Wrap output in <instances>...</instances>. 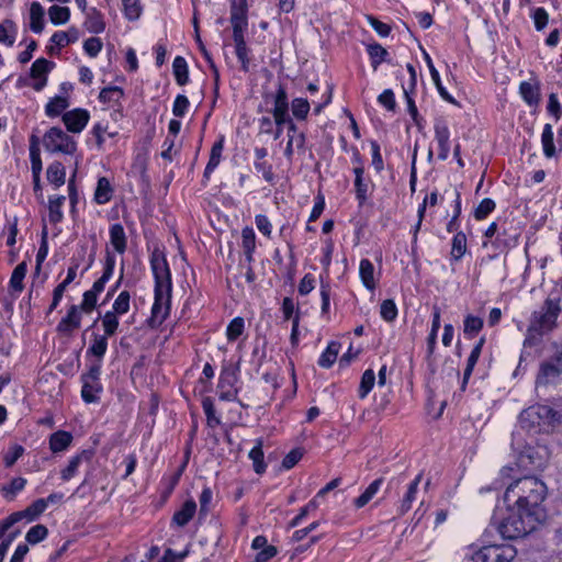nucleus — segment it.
<instances>
[{
    "label": "nucleus",
    "mask_w": 562,
    "mask_h": 562,
    "mask_svg": "<svg viewBox=\"0 0 562 562\" xmlns=\"http://www.w3.org/2000/svg\"><path fill=\"white\" fill-rule=\"evenodd\" d=\"M547 485L536 476H524L509 483L503 503L512 514L498 525L505 539L521 538L535 529V510L546 499Z\"/></svg>",
    "instance_id": "1"
},
{
    "label": "nucleus",
    "mask_w": 562,
    "mask_h": 562,
    "mask_svg": "<svg viewBox=\"0 0 562 562\" xmlns=\"http://www.w3.org/2000/svg\"><path fill=\"white\" fill-rule=\"evenodd\" d=\"M559 313V303L550 299L546 300L544 304L531 316L525 347L537 345L539 337L554 327Z\"/></svg>",
    "instance_id": "2"
},
{
    "label": "nucleus",
    "mask_w": 562,
    "mask_h": 562,
    "mask_svg": "<svg viewBox=\"0 0 562 562\" xmlns=\"http://www.w3.org/2000/svg\"><path fill=\"white\" fill-rule=\"evenodd\" d=\"M43 145L47 151L65 155H72L77 149L74 138L60 127L49 128L43 137Z\"/></svg>",
    "instance_id": "3"
},
{
    "label": "nucleus",
    "mask_w": 562,
    "mask_h": 562,
    "mask_svg": "<svg viewBox=\"0 0 562 562\" xmlns=\"http://www.w3.org/2000/svg\"><path fill=\"white\" fill-rule=\"evenodd\" d=\"M553 348L551 359L540 367L536 381L538 386L555 383L562 374V344H553Z\"/></svg>",
    "instance_id": "4"
},
{
    "label": "nucleus",
    "mask_w": 562,
    "mask_h": 562,
    "mask_svg": "<svg viewBox=\"0 0 562 562\" xmlns=\"http://www.w3.org/2000/svg\"><path fill=\"white\" fill-rule=\"evenodd\" d=\"M266 103H271L270 113L273 116L277 126L284 125L289 119V99L285 88L278 85L274 93H265Z\"/></svg>",
    "instance_id": "5"
},
{
    "label": "nucleus",
    "mask_w": 562,
    "mask_h": 562,
    "mask_svg": "<svg viewBox=\"0 0 562 562\" xmlns=\"http://www.w3.org/2000/svg\"><path fill=\"white\" fill-rule=\"evenodd\" d=\"M554 415L553 409L547 405H532L520 413L519 424L522 428L530 430L542 424H549Z\"/></svg>",
    "instance_id": "6"
},
{
    "label": "nucleus",
    "mask_w": 562,
    "mask_h": 562,
    "mask_svg": "<svg viewBox=\"0 0 562 562\" xmlns=\"http://www.w3.org/2000/svg\"><path fill=\"white\" fill-rule=\"evenodd\" d=\"M150 267L155 278V290H171V273L164 254L154 251Z\"/></svg>",
    "instance_id": "7"
},
{
    "label": "nucleus",
    "mask_w": 562,
    "mask_h": 562,
    "mask_svg": "<svg viewBox=\"0 0 562 562\" xmlns=\"http://www.w3.org/2000/svg\"><path fill=\"white\" fill-rule=\"evenodd\" d=\"M171 290H155V301L151 307L153 323L161 324L169 314Z\"/></svg>",
    "instance_id": "8"
},
{
    "label": "nucleus",
    "mask_w": 562,
    "mask_h": 562,
    "mask_svg": "<svg viewBox=\"0 0 562 562\" xmlns=\"http://www.w3.org/2000/svg\"><path fill=\"white\" fill-rule=\"evenodd\" d=\"M90 120V114L85 109H74L63 114V122L70 133H80L85 130Z\"/></svg>",
    "instance_id": "9"
},
{
    "label": "nucleus",
    "mask_w": 562,
    "mask_h": 562,
    "mask_svg": "<svg viewBox=\"0 0 562 562\" xmlns=\"http://www.w3.org/2000/svg\"><path fill=\"white\" fill-rule=\"evenodd\" d=\"M435 139L438 144V158L446 160L450 153V131L448 124L442 119H437L434 125Z\"/></svg>",
    "instance_id": "10"
},
{
    "label": "nucleus",
    "mask_w": 562,
    "mask_h": 562,
    "mask_svg": "<svg viewBox=\"0 0 562 562\" xmlns=\"http://www.w3.org/2000/svg\"><path fill=\"white\" fill-rule=\"evenodd\" d=\"M285 124H288V143L284 149V156L291 161L293 157L292 145L295 144L297 151H304L306 137L303 132H299L296 124L290 116Z\"/></svg>",
    "instance_id": "11"
},
{
    "label": "nucleus",
    "mask_w": 562,
    "mask_h": 562,
    "mask_svg": "<svg viewBox=\"0 0 562 562\" xmlns=\"http://www.w3.org/2000/svg\"><path fill=\"white\" fill-rule=\"evenodd\" d=\"M82 314L78 305H71L65 317L57 325V331L65 336H70L81 325Z\"/></svg>",
    "instance_id": "12"
},
{
    "label": "nucleus",
    "mask_w": 562,
    "mask_h": 562,
    "mask_svg": "<svg viewBox=\"0 0 562 562\" xmlns=\"http://www.w3.org/2000/svg\"><path fill=\"white\" fill-rule=\"evenodd\" d=\"M81 397L83 402L88 404L99 402L100 393L103 390L101 382L98 380H90L83 376H81Z\"/></svg>",
    "instance_id": "13"
},
{
    "label": "nucleus",
    "mask_w": 562,
    "mask_h": 562,
    "mask_svg": "<svg viewBox=\"0 0 562 562\" xmlns=\"http://www.w3.org/2000/svg\"><path fill=\"white\" fill-rule=\"evenodd\" d=\"M114 267L115 257L108 251L105 255L103 273L97 281H94L90 291H92L95 294H100L104 290L105 283L112 278Z\"/></svg>",
    "instance_id": "14"
},
{
    "label": "nucleus",
    "mask_w": 562,
    "mask_h": 562,
    "mask_svg": "<svg viewBox=\"0 0 562 562\" xmlns=\"http://www.w3.org/2000/svg\"><path fill=\"white\" fill-rule=\"evenodd\" d=\"M196 504L193 499H188L182 507L172 516V522L178 527H184L194 516Z\"/></svg>",
    "instance_id": "15"
},
{
    "label": "nucleus",
    "mask_w": 562,
    "mask_h": 562,
    "mask_svg": "<svg viewBox=\"0 0 562 562\" xmlns=\"http://www.w3.org/2000/svg\"><path fill=\"white\" fill-rule=\"evenodd\" d=\"M85 26L93 34H100L105 30L103 16L95 8H90L87 11Z\"/></svg>",
    "instance_id": "16"
},
{
    "label": "nucleus",
    "mask_w": 562,
    "mask_h": 562,
    "mask_svg": "<svg viewBox=\"0 0 562 562\" xmlns=\"http://www.w3.org/2000/svg\"><path fill=\"white\" fill-rule=\"evenodd\" d=\"M224 148V136H221L218 140H216L211 149L210 159L205 167L203 177L209 179L211 173L215 170V168L221 162L222 151Z\"/></svg>",
    "instance_id": "17"
},
{
    "label": "nucleus",
    "mask_w": 562,
    "mask_h": 562,
    "mask_svg": "<svg viewBox=\"0 0 562 562\" xmlns=\"http://www.w3.org/2000/svg\"><path fill=\"white\" fill-rule=\"evenodd\" d=\"M359 276L366 289L372 291L376 286L374 279V266L369 259H361L359 265Z\"/></svg>",
    "instance_id": "18"
},
{
    "label": "nucleus",
    "mask_w": 562,
    "mask_h": 562,
    "mask_svg": "<svg viewBox=\"0 0 562 562\" xmlns=\"http://www.w3.org/2000/svg\"><path fill=\"white\" fill-rule=\"evenodd\" d=\"M72 436L65 430H58L49 437V448L54 453L65 451L71 443Z\"/></svg>",
    "instance_id": "19"
},
{
    "label": "nucleus",
    "mask_w": 562,
    "mask_h": 562,
    "mask_svg": "<svg viewBox=\"0 0 562 562\" xmlns=\"http://www.w3.org/2000/svg\"><path fill=\"white\" fill-rule=\"evenodd\" d=\"M340 347V342L330 341L326 349L322 352L317 361L318 366L324 369H329L336 362Z\"/></svg>",
    "instance_id": "20"
},
{
    "label": "nucleus",
    "mask_w": 562,
    "mask_h": 562,
    "mask_svg": "<svg viewBox=\"0 0 562 562\" xmlns=\"http://www.w3.org/2000/svg\"><path fill=\"white\" fill-rule=\"evenodd\" d=\"M241 246L244 249V254L246 257V260L248 262H251L254 260V252L256 249V235L252 227L246 226L241 231Z\"/></svg>",
    "instance_id": "21"
},
{
    "label": "nucleus",
    "mask_w": 562,
    "mask_h": 562,
    "mask_svg": "<svg viewBox=\"0 0 562 562\" xmlns=\"http://www.w3.org/2000/svg\"><path fill=\"white\" fill-rule=\"evenodd\" d=\"M353 172L356 198L359 201V204L362 205L368 199L369 184L363 179L364 169L362 167H356Z\"/></svg>",
    "instance_id": "22"
},
{
    "label": "nucleus",
    "mask_w": 562,
    "mask_h": 562,
    "mask_svg": "<svg viewBox=\"0 0 562 562\" xmlns=\"http://www.w3.org/2000/svg\"><path fill=\"white\" fill-rule=\"evenodd\" d=\"M422 476H423V474L419 473L408 485V490L401 502V506H400L401 515H404L412 508V504L416 499V493L418 490V485L422 481Z\"/></svg>",
    "instance_id": "23"
},
{
    "label": "nucleus",
    "mask_w": 562,
    "mask_h": 562,
    "mask_svg": "<svg viewBox=\"0 0 562 562\" xmlns=\"http://www.w3.org/2000/svg\"><path fill=\"white\" fill-rule=\"evenodd\" d=\"M69 106L66 95H56L52 98L45 105V114L48 117L59 116Z\"/></svg>",
    "instance_id": "24"
},
{
    "label": "nucleus",
    "mask_w": 562,
    "mask_h": 562,
    "mask_svg": "<svg viewBox=\"0 0 562 562\" xmlns=\"http://www.w3.org/2000/svg\"><path fill=\"white\" fill-rule=\"evenodd\" d=\"M231 23L233 32H245L247 30L248 21L246 9L240 5L233 4L231 12Z\"/></svg>",
    "instance_id": "25"
},
{
    "label": "nucleus",
    "mask_w": 562,
    "mask_h": 562,
    "mask_svg": "<svg viewBox=\"0 0 562 562\" xmlns=\"http://www.w3.org/2000/svg\"><path fill=\"white\" fill-rule=\"evenodd\" d=\"M30 29L41 33L44 29V8L40 2H33L30 8Z\"/></svg>",
    "instance_id": "26"
},
{
    "label": "nucleus",
    "mask_w": 562,
    "mask_h": 562,
    "mask_svg": "<svg viewBox=\"0 0 562 562\" xmlns=\"http://www.w3.org/2000/svg\"><path fill=\"white\" fill-rule=\"evenodd\" d=\"M110 241L119 254H123L126 249V235L121 224H113L110 227Z\"/></svg>",
    "instance_id": "27"
},
{
    "label": "nucleus",
    "mask_w": 562,
    "mask_h": 562,
    "mask_svg": "<svg viewBox=\"0 0 562 562\" xmlns=\"http://www.w3.org/2000/svg\"><path fill=\"white\" fill-rule=\"evenodd\" d=\"M383 484V479L379 477L374 480L370 485L366 488V491L353 501V505L356 508L364 507L378 493L380 487Z\"/></svg>",
    "instance_id": "28"
},
{
    "label": "nucleus",
    "mask_w": 562,
    "mask_h": 562,
    "mask_svg": "<svg viewBox=\"0 0 562 562\" xmlns=\"http://www.w3.org/2000/svg\"><path fill=\"white\" fill-rule=\"evenodd\" d=\"M522 99L533 105L539 102V85L536 81H524L519 87Z\"/></svg>",
    "instance_id": "29"
},
{
    "label": "nucleus",
    "mask_w": 562,
    "mask_h": 562,
    "mask_svg": "<svg viewBox=\"0 0 562 562\" xmlns=\"http://www.w3.org/2000/svg\"><path fill=\"white\" fill-rule=\"evenodd\" d=\"M47 508V501H44V498H38L35 502H33L26 509L21 512H15L14 514H21L20 520L23 518H26L27 521L35 520L41 514L45 512Z\"/></svg>",
    "instance_id": "30"
},
{
    "label": "nucleus",
    "mask_w": 562,
    "mask_h": 562,
    "mask_svg": "<svg viewBox=\"0 0 562 562\" xmlns=\"http://www.w3.org/2000/svg\"><path fill=\"white\" fill-rule=\"evenodd\" d=\"M89 456L87 451H82L81 453H78L74 456L70 460L68 465L61 470L60 475L63 481H69L71 480L78 472L79 467L81 465L83 459H88Z\"/></svg>",
    "instance_id": "31"
},
{
    "label": "nucleus",
    "mask_w": 562,
    "mask_h": 562,
    "mask_svg": "<svg viewBox=\"0 0 562 562\" xmlns=\"http://www.w3.org/2000/svg\"><path fill=\"white\" fill-rule=\"evenodd\" d=\"M425 60H426V64H427V66L429 68V72H430L431 79H432V81H434V83H435L439 94L441 95V98L443 100L448 101V102H453V98L448 93L446 88L442 86L439 72L435 68L430 56L428 54H426V53H425Z\"/></svg>",
    "instance_id": "32"
},
{
    "label": "nucleus",
    "mask_w": 562,
    "mask_h": 562,
    "mask_svg": "<svg viewBox=\"0 0 562 562\" xmlns=\"http://www.w3.org/2000/svg\"><path fill=\"white\" fill-rule=\"evenodd\" d=\"M79 40V31L76 27H70L67 32H55L50 37V41L59 47H65L70 43H75Z\"/></svg>",
    "instance_id": "33"
},
{
    "label": "nucleus",
    "mask_w": 562,
    "mask_h": 562,
    "mask_svg": "<svg viewBox=\"0 0 562 562\" xmlns=\"http://www.w3.org/2000/svg\"><path fill=\"white\" fill-rule=\"evenodd\" d=\"M112 187L110 181L105 177H101L98 180L97 189L94 191V201L98 204H105L111 200Z\"/></svg>",
    "instance_id": "34"
},
{
    "label": "nucleus",
    "mask_w": 562,
    "mask_h": 562,
    "mask_svg": "<svg viewBox=\"0 0 562 562\" xmlns=\"http://www.w3.org/2000/svg\"><path fill=\"white\" fill-rule=\"evenodd\" d=\"M249 459L252 461L254 471L257 474H262L266 471V463L263 462L262 441L257 440L255 447L249 451Z\"/></svg>",
    "instance_id": "35"
},
{
    "label": "nucleus",
    "mask_w": 562,
    "mask_h": 562,
    "mask_svg": "<svg viewBox=\"0 0 562 562\" xmlns=\"http://www.w3.org/2000/svg\"><path fill=\"white\" fill-rule=\"evenodd\" d=\"M108 350V336L94 334L91 345L87 350L88 355H92L98 359H102Z\"/></svg>",
    "instance_id": "36"
},
{
    "label": "nucleus",
    "mask_w": 562,
    "mask_h": 562,
    "mask_svg": "<svg viewBox=\"0 0 562 562\" xmlns=\"http://www.w3.org/2000/svg\"><path fill=\"white\" fill-rule=\"evenodd\" d=\"M173 75L179 86H183L189 81L188 64L181 56H177L172 63Z\"/></svg>",
    "instance_id": "37"
},
{
    "label": "nucleus",
    "mask_w": 562,
    "mask_h": 562,
    "mask_svg": "<svg viewBox=\"0 0 562 562\" xmlns=\"http://www.w3.org/2000/svg\"><path fill=\"white\" fill-rule=\"evenodd\" d=\"M46 175L47 180L56 187L65 183L66 170L61 162L56 161L49 165Z\"/></svg>",
    "instance_id": "38"
},
{
    "label": "nucleus",
    "mask_w": 562,
    "mask_h": 562,
    "mask_svg": "<svg viewBox=\"0 0 562 562\" xmlns=\"http://www.w3.org/2000/svg\"><path fill=\"white\" fill-rule=\"evenodd\" d=\"M367 52L371 58V65L375 70L389 56L387 50L380 44L374 43L367 46Z\"/></svg>",
    "instance_id": "39"
},
{
    "label": "nucleus",
    "mask_w": 562,
    "mask_h": 562,
    "mask_svg": "<svg viewBox=\"0 0 562 562\" xmlns=\"http://www.w3.org/2000/svg\"><path fill=\"white\" fill-rule=\"evenodd\" d=\"M124 95L123 89L116 86L103 88L100 91L99 99L103 103L120 104Z\"/></svg>",
    "instance_id": "40"
},
{
    "label": "nucleus",
    "mask_w": 562,
    "mask_h": 562,
    "mask_svg": "<svg viewBox=\"0 0 562 562\" xmlns=\"http://www.w3.org/2000/svg\"><path fill=\"white\" fill-rule=\"evenodd\" d=\"M16 25L11 20L0 23V43L12 46L15 42Z\"/></svg>",
    "instance_id": "41"
},
{
    "label": "nucleus",
    "mask_w": 562,
    "mask_h": 562,
    "mask_svg": "<svg viewBox=\"0 0 562 562\" xmlns=\"http://www.w3.org/2000/svg\"><path fill=\"white\" fill-rule=\"evenodd\" d=\"M26 270H27V268H26L25 262H21L14 268V270L11 274V278H10V282H9L10 288L13 291H15L18 293L22 292V290L24 288L23 280L25 278Z\"/></svg>",
    "instance_id": "42"
},
{
    "label": "nucleus",
    "mask_w": 562,
    "mask_h": 562,
    "mask_svg": "<svg viewBox=\"0 0 562 562\" xmlns=\"http://www.w3.org/2000/svg\"><path fill=\"white\" fill-rule=\"evenodd\" d=\"M66 198L64 195H56L49 198V221L54 224L59 223L63 220L61 206Z\"/></svg>",
    "instance_id": "43"
},
{
    "label": "nucleus",
    "mask_w": 562,
    "mask_h": 562,
    "mask_svg": "<svg viewBox=\"0 0 562 562\" xmlns=\"http://www.w3.org/2000/svg\"><path fill=\"white\" fill-rule=\"evenodd\" d=\"M541 143L544 155L550 158L555 154V147L553 143V130L550 124H546L541 135Z\"/></svg>",
    "instance_id": "44"
},
{
    "label": "nucleus",
    "mask_w": 562,
    "mask_h": 562,
    "mask_svg": "<svg viewBox=\"0 0 562 562\" xmlns=\"http://www.w3.org/2000/svg\"><path fill=\"white\" fill-rule=\"evenodd\" d=\"M48 16L53 24H65L70 18V11L67 7L52 5L48 9Z\"/></svg>",
    "instance_id": "45"
},
{
    "label": "nucleus",
    "mask_w": 562,
    "mask_h": 562,
    "mask_svg": "<svg viewBox=\"0 0 562 562\" xmlns=\"http://www.w3.org/2000/svg\"><path fill=\"white\" fill-rule=\"evenodd\" d=\"M374 382H375L374 371L372 369L366 370L361 376L359 391H358L360 398H364L370 393V391L374 386Z\"/></svg>",
    "instance_id": "46"
},
{
    "label": "nucleus",
    "mask_w": 562,
    "mask_h": 562,
    "mask_svg": "<svg viewBox=\"0 0 562 562\" xmlns=\"http://www.w3.org/2000/svg\"><path fill=\"white\" fill-rule=\"evenodd\" d=\"M310 109L311 105L307 99L295 98L291 102L292 113L297 120H305L307 117Z\"/></svg>",
    "instance_id": "47"
},
{
    "label": "nucleus",
    "mask_w": 562,
    "mask_h": 562,
    "mask_svg": "<svg viewBox=\"0 0 562 562\" xmlns=\"http://www.w3.org/2000/svg\"><path fill=\"white\" fill-rule=\"evenodd\" d=\"M516 557V550L514 547L506 546H495L494 544V562H510Z\"/></svg>",
    "instance_id": "48"
},
{
    "label": "nucleus",
    "mask_w": 562,
    "mask_h": 562,
    "mask_svg": "<svg viewBox=\"0 0 562 562\" xmlns=\"http://www.w3.org/2000/svg\"><path fill=\"white\" fill-rule=\"evenodd\" d=\"M130 293L127 291H122L114 300L112 310L110 312H115L117 316L126 314L130 311Z\"/></svg>",
    "instance_id": "49"
},
{
    "label": "nucleus",
    "mask_w": 562,
    "mask_h": 562,
    "mask_svg": "<svg viewBox=\"0 0 562 562\" xmlns=\"http://www.w3.org/2000/svg\"><path fill=\"white\" fill-rule=\"evenodd\" d=\"M54 63L46 58L36 59L31 67V77H47V74L53 68Z\"/></svg>",
    "instance_id": "50"
},
{
    "label": "nucleus",
    "mask_w": 562,
    "mask_h": 562,
    "mask_svg": "<svg viewBox=\"0 0 562 562\" xmlns=\"http://www.w3.org/2000/svg\"><path fill=\"white\" fill-rule=\"evenodd\" d=\"M102 326L104 335L108 337L113 336L119 328V318L115 312L108 311L102 317Z\"/></svg>",
    "instance_id": "51"
},
{
    "label": "nucleus",
    "mask_w": 562,
    "mask_h": 562,
    "mask_svg": "<svg viewBox=\"0 0 562 562\" xmlns=\"http://www.w3.org/2000/svg\"><path fill=\"white\" fill-rule=\"evenodd\" d=\"M202 407L206 416V423L209 427L215 428L221 424V419L215 414V407L211 398L206 397L202 402Z\"/></svg>",
    "instance_id": "52"
},
{
    "label": "nucleus",
    "mask_w": 562,
    "mask_h": 562,
    "mask_svg": "<svg viewBox=\"0 0 562 562\" xmlns=\"http://www.w3.org/2000/svg\"><path fill=\"white\" fill-rule=\"evenodd\" d=\"M483 327V321L480 317L468 315L464 319L463 331L469 337H474Z\"/></svg>",
    "instance_id": "53"
},
{
    "label": "nucleus",
    "mask_w": 562,
    "mask_h": 562,
    "mask_svg": "<svg viewBox=\"0 0 562 562\" xmlns=\"http://www.w3.org/2000/svg\"><path fill=\"white\" fill-rule=\"evenodd\" d=\"M237 381V373L232 368H224L220 374L218 379V390L234 387Z\"/></svg>",
    "instance_id": "54"
},
{
    "label": "nucleus",
    "mask_w": 562,
    "mask_h": 562,
    "mask_svg": "<svg viewBox=\"0 0 562 562\" xmlns=\"http://www.w3.org/2000/svg\"><path fill=\"white\" fill-rule=\"evenodd\" d=\"M245 322L241 317H235L226 328V336L229 341L236 340L244 331Z\"/></svg>",
    "instance_id": "55"
},
{
    "label": "nucleus",
    "mask_w": 562,
    "mask_h": 562,
    "mask_svg": "<svg viewBox=\"0 0 562 562\" xmlns=\"http://www.w3.org/2000/svg\"><path fill=\"white\" fill-rule=\"evenodd\" d=\"M47 528L44 525H35L26 532L25 539L31 544H36L47 536Z\"/></svg>",
    "instance_id": "56"
},
{
    "label": "nucleus",
    "mask_w": 562,
    "mask_h": 562,
    "mask_svg": "<svg viewBox=\"0 0 562 562\" xmlns=\"http://www.w3.org/2000/svg\"><path fill=\"white\" fill-rule=\"evenodd\" d=\"M467 249V237L462 233H458L454 235L452 240V249H451V256L458 260L460 259Z\"/></svg>",
    "instance_id": "57"
},
{
    "label": "nucleus",
    "mask_w": 562,
    "mask_h": 562,
    "mask_svg": "<svg viewBox=\"0 0 562 562\" xmlns=\"http://www.w3.org/2000/svg\"><path fill=\"white\" fill-rule=\"evenodd\" d=\"M470 549L473 550L471 555V560L473 562H490L492 552L491 546L482 544L481 547H477L472 544Z\"/></svg>",
    "instance_id": "58"
},
{
    "label": "nucleus",
    "mask_w": 562,
    "mask_h": 562,
    "mask_svg": "<svg viewBox=\"0 0 562 562\" xmlns=\"http://www.w3.org/2000/svg\"><path fill=\"white\" fill-rule=\"evenodd\" d=\"M125 16L128 20H136L139 18L142 7L139 0H122Z\"/></svg>",
    "instance_id": "59"
},
{
    "label": "nucleus",
    "mask_w": 562,
    "mask_h": 562,
    "mask_svg": "<svg viewBox=\"0 0 562 562\" xmlns=\"http://www.w3.org/2000/svg\"><path fill=\"white\" fill-rule=\"evenodd\" d=\"M381 317L386 322H393L397 316V307L393 300H384L380 308Z\"/></svg>",
    "instance_id": "60"
},
{
    "label": "nucleus",
    "mask_w": 562,
    "mask_h": 562,
    "mask_svg": "<svg viewBox=\"0 0 562 562\" xmlns=\"http://www.w3.org/2000/svg\"><path fill=\"white\" fill-rule=\"evenodd\" d=\"M30 158H31V162H32L33 178H35V180L38 181L40 175L42 171V160L40 157L38 148L36 147L35 144L31 145V147H30Z\"/></svg>",
    "instance_id": "61"
},
{
    "label": "nucleus",
    "mask_w": 562,
    "mask_h": 562,
    "mask_svg": "<svg viewBox=\"0 0 562 562\" xmlns=\"http://www.w3.org/2000/svg\"><path fill=\"white\" fill-rule=\"evenodd\" d=\"M492 213V199L485 198L474 209L473 215L477 221H483Z\"/></svg>",
    "instance_id": "62"
},
{
    "label": "nucleus",
    "mask_w": 562,
    "mask_h": 562,
    "mask_svg": "<svg viewBox=\"0 0 562 562\" xmlns=\"http://www.w3.org/2000/svg\"><path fill=\"white\" fill-rule=\"evenodd\" d=\"M25 479L14 477L8 486L2 488L4 496L8 497L10 495V498L12 499L18 492H21L25 487Z\"/></svg>",
    "instance_id": "63"
},
{
    "label": "nucleus",
    "mask_w": 562,
    "mask_h": 562,
    "mask_svg": "<svg viewBox=\"0 0 562 562\" xmlns=\"http://www.w3.org/2000/svg\"><path fill=\"white\" fill-rule=\"evenodd\" d=\"M189 100L183 94H178L172 105V113L175 116L182 117L189 108Z\"/></svg>",
    "instance_id": "64"
}]
</instances>
